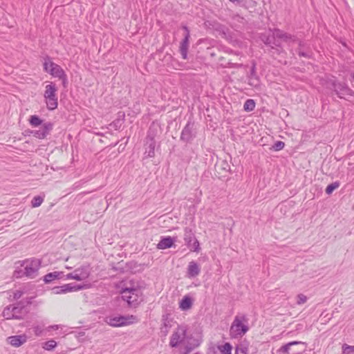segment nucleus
<instances>
[{
    "mask_svg": "<svg viewBox=\"0 0 354 354\" xmlns=\"http://www.w3.org/2000/svg\"><path fill=\"white\" fill-rule=\"evenodd\" d=\"M232 346L230 343H225L224 345L219 346V349L223 354H232Z\"/></svg>",
    "mask_w": 354,
    "mask_h": 354,
    "instance_id": "obj_32",
    "label": "nucleus"
},
{
    "mask_svg": "<svg viewBox=\"0 0 354 354\" xmlns=\"http://www.w3.org/2000/svg\"><path fill=\"white\" fill-rule=\"evenodd\" d=\"M51 64H55L53 62L51 61V59L49 57H47L45 59V62L44 63V69L46 72L50 73V69L52 68V66H50Z\"/></svg>",
    "mask_w": 354,
    "mask_h": 354,
    "instance_id": "obj_34",
    "label": "nucleus"
},
{
    "mask_svg": "<svg viewBox=\"0 0 354 354\" xmlns=\"http://www.w3.org/2000/svg\"><path fill=\"white\" fill-rule=\"evenodd\" d=\"M182 28L185 30V34H188V35H190L189 34V28L187 26H182Z\"/></svg>",
    "mask_w": 354,
    "mask_h": 354,
    "instance_id": "obj_47",
    "label": "nucleus"
},
{
    "mask_svg": "<svg viewBox=\"0 0 354 354\" xmlns=\"http://www.w3.org/2000/svg\"><path fill=\"white\" fill-rule=\"evenodd\" d=\"M340 185V183L338 182V181H335L330 185H328L326 188V193L327 194H331L333 193V192L337 189Z\"/></svg>",
    "mask_w": 354,
    "mask_h": 354,
    "instance_id": "obj_30",
    "label": "nucleus"
},
{
    "mask_svg": "<svg viewBox=\"0 0 354 354\" xmlns=\"http://www.w3.org/2000/svg\"><path fill=\"white\" fill-rule=\"evenodd\" d=\"M249 84L250 86L257 87L259 84V78L256 74V64L253 63L252 66L250 69V74L248 75Z\"/></svg>",
    "mask_w": 354,
    "mask_h": 354,
    "instance_id": "obj_18",
    "label": "nucleus"
},
{
    "mask_svg": "<svg viewBox=\"0 0 354 354\" xmlns=\"http://www.w3.org/2000/svg\"><path fill=\"white\" fill-rule=\"evenodd\" d=\"M249 330L248 319L245 315L238 314L230 328V335L232 338L242 337Z\"/></svg>",
    "mask_w": 354,
    "mask_h": 354,
    "instance_id": "obj_1",
    "label": "nucleus"
},
{
    "mask_svg": "<svg viewBox=\"0 0 354 354\" xmlns=\"http://www.w3.org/2000/svg\"><path fill=\"white\" fill-rule=\"evenodd\" d=\"M120 293L122 299L127 302L129 306L136 307L142 301V292L138 287L122 288Z\"/></svg>",
    "mask_w": 354,
    "mask_h": 354,
    "instance_id": "obj_2",
    "label": "nucleus"
},
{
    "mask_svg": "<svg viewBox=\"0 0 354 354\" xmlns=\"http://www.w3.org/2000/svg\"><path fill=\"white\" fill-rule=\"evenodd\" d=\"M88 284H75L73 283L64 284L61 286L54 287L52 290L55 295L66 294L71 292H77L89 288Z\"/></svg>",
    "mask_w": 354,
    "mask_h": 354,
    "instance_id": "obj_7",
    "label": "nucleus"
},
{
    "mask_svg": "<svg viewBox=\"0 0 354 354\" xmlns=\"http://www.w3.org/2000/svg\"><path fill=\"white\" fill-rule=\"evenodd\" d=\"M184 241L190 250L198 252L200 250L199 242L195 238V235L192 230L188 227H186L184 229Z\"/></svg>",
    "mask_w": 354,
    "mask_h": 354,
    "instance_id": "obj_8",
    "label": "nucleus"
},
{
    "mask_svg": "<svg viewBox=\"0 0 354 354\" xmlns=\"http://www.w3.org/2000/svg\"><path fill=\"white\" fill-rule=\"evenodd\" d=\"M285 147V143L282 141H277L272 146L274 151H280Z\"/></svg>",
    "mask_w": 354,
    "mask_h": 354,
    "instance_id": "obj_37",
    "label": "nucleus"
},
{
    "mask_svg": "<svg viewBox=\"0 0 354 354\" xmlns=\"http://www.w3.org/2000/svg\"><path fill=\"white\" fill-rule=\"evenodd\" d=\"M29 122L33 127H38L42 124V120L36 115H31Z\"/></svg>",
    "mask_w": 354,
    "mask_h": 354,
    "instance_id": "obj_31",
    "label": "nucleus"
},
{
    "mask_svg": "<svg viewBox=\"0 0 354 354\" xmlns=\"http://www.w3.org/2000/svg\"><path fill=\"white\" fill-rule=\"evenodd\" d=\"M136 317L134 315L109 316L105 318V322L113 327H121L134 323Z\"/></svg>",
    "mask_w": 354,
    "mask_h": 354,
    "instance_id": "obj_6",
    "label": "nucleus"
},
{
    "mask_svg": "<svg viewBox=\"0 0 354 354\" xmlns=\"http://www.w3.org/2000/svg\"><path fill=\"white\" fill-rule=\"evenodd\" d=\"M247 348L245 347H241V346H238L236 348V354H238L239 352H241L243 354H246V352H247Z\"/></svg>",
    "mask_w": 354,
    "mask_h": 354,
    "instance_id": "obj_45",
    "label": "nucleus"
},
{
    "mask_svg": "<svg viewBox=\"0 0 354 354\" xmlns=\"http://www.w3.org/2000/svg\"><path fill=\"white\" fill-rule=\"evenodd\" d=\"M8 343L13 346L19 347L26 342L25 335L10 336L8 338Z\"/></svg>",
    "mask_w": 354,
    "mask_h": 354,
    "instance_id": "obj_17",
    "label": "nucleus"
},
{
    "mask_svg": "<svg viewBox=\"0 0 354 354\" xmlns=\"http://www.w3.org/2000/svg\"><path fill=\"white\" fill-rule=\"evenodd\" d=\"M297 304L298 305L304 304L307 301V297L303 294H299L297 295Z\"/></svg>",
    "mask_w": 354,
    "mask_h": 354,
    "instance_id": "obj_38",
    "label": "nucleus"
},
{
    "mask_svg": "<svg viewBox=\"0 0 354 354\" xmlns=\"http://www.w3.org/2000/svg\"><path fill=\"white\" fill-rule=\"evenodd\" d=\"M24 270L15 271V276L17 278L25 275L29 278L33 279L37 275L38 270L41 266V261L37 259L26 260L23 265Z\"/></svg>",
    "mask_w": 354,
    "mask_h": 354,
    "instance_id": "obj_3",
    "label": "nucleus"
},
{
    "mask_svg": "<svg viewBox=\"0 0 354 354\" xmlns=\"http://www.w3.org/2000/svg\"><path fill=\"white\" fill-rule=\"evenodd\" d=\"M66 279H74V280H76V274H75L74 271L71 272V273H68L66 275Z\"/></svg>",
    "mask_w": 354,
    "mask_h": 354,
    "instance_id": "obj_42",
    "label": "nucleus"
},
{
    "mask_svg": "<svg viewBox=\"0 0 354 354\" xmlns=\"http://www.w3.org/2000/svg\"><path fill=\"white\" fill-rule=\"evenodd\" d=\"M159 131L160 128L158 125L153 123L148 130L146 140H155V138L158 135Z\"/></svg>",
    "mask_w": 354,
    "mask_h": 354,
    "instance_id": "obj_21",
    "label": "nucleus"
},
{
    "mask_svg": "<svg viewBox=\"0 0 354 354\" xmlns=\"http://www.w3.org/2000/svg\"><path fill=\"white\" fill-rule=\"evenodd\" d=\"M156 140H146L145 154L147 157L152 158L155 156Z\"/></svg>",
    "mask_w": 354,
    "mask_h": 354,
    "instance_id": "obj_22",
    "label": "nucleus"
},
{
    "mask_svg": "<svg viewBox=\"0 0 354 354\" xmlns=\"http://www.w3.org/2000/svg\"><path fill=\"white\" fill-rule=\"evenodd\" d=\"M274 35L277 38L282 39L284 41H288V40H291L292 41H295V39L293 38V37L292 35L285 33L279 29L274 30Z\"/></svg>",
    "mask_w": 354,
    "mask_h": 354,
    "instance_id": "obj_25",
    "label": "nucleus"
},
{
    "mask_svg": "<svg viewBox=\"0 0 354 354\" xmlns=\"http://www.w3.org/2000/svg\"><path fill=\"white\" fill-rule=\"evenodd\" d=\"M306 347V344L303 342H290L279 348L277 354H301Z\"/></svg>",
    "mask_w": 354,
    "mask_h": 354,
    "instance_id": "obj_5",
    "label": "nucleus"
},
{
    "mask_svg": "<svg viewBox=\"0 0 354 354\" xmlns=\"http://www.w3.org/2000/svg\"><path fill=\"white\" fill-rule=\"evenodd\" d=\"M162 321V324L160 328V333L163 336H166L169 328L171 327V320H169L168 315H164Z\"/></svg>",
    "mask_w": 354,
    "mask_h": 354,
    "instance_id": "obj_19",
    "label": "nucleus"
},
{
    "mask_svg": "<svg viewBox=\"0 0 354 354\" xmlns=\"http://www.w3.org/2000/svg\"><path fill=\"white\" fill-rule=\"evenodd\" d=\"M50 66H52V68L50 74L55 77L60 78L66 73L62 68L57 64H51Z\"/></svg>",
    "mask_w": 354,
    "mask_h": 354,
    "instance_id": "obj_23",
    "label": "nucleus"
},
{
    "mask_svg": "<svg viewBox=\"0 0 354 354\" xmlns=\"http://www.w3.org/2000/svg\"><path fill=\"white\" fill-rule=\"evenodd\" d=\"M175 241V238L171 236L162 237L157 245L159 250H165L172 247Z\"/></svg>",
    "mask_w": 354,
    "mask_h": 354,
    "instance_id": "obj_15",
    "label": "nucleus"
},
{
    "mask_svg": "<svg viewBox=\"0 0 354 354\" xmlns=\"http://www.w3.org/2000/svg\"><path fill=\"white\" fill-rule=\"evenodd\" d=\"M304 46V44L299 41V48L297 49L298 55L300 57H310V52L308 51H304L303 50V47Z\"/></svg>",
    "mask_w": 354,
    "mask_h": 354,
    "instance_id": "obj_29",
    "label": "nucleus"
},
{
    "mask_svg": "<svg viewBox=\"0 0 354 354\" xmlns=\"http://www.w3.org/2000/svg\"><path fill=\"white\" fill-rule=\"evenodd\" d=\"M59 79L62 80L63 86L64 88H66L67 84H68V79H67L66 74L65 73L63 76H62V77H60Z\"/></svg>",
    "mask_w": 354,
    "mask_h": 354,
    "instance_id": "obj_41",
    "label": "nucleus"
},
{
    "mask_svg": "<svg viewBox=\"0 0 354 354\" xmlns=\"http://www.w3.org/2000/svg\"><path fill=\"white\" fill-rule=\"evenodd\" d=\"M44 201V198L40 196H35L32 201L31 205L32 207H37L41 205Z\"/></svg>",
    "mask_w": 354,
    "mask_h": 354,
    "instance_id": "obj_33",
    "label": "nucleus"
},
{
    "mask_svg": "<svg viewBox=\"0 0 354 354\" xmlns=\"http://www.w3.org/2000/svg\"><path fill=\"white\" fill-rule=\"evenodd\" d=\"M16 310H19L18 306H13L12 308L10 306H8L3 310V316L6 319H21L22 315L15 314Z\"/></svg>",
    "mask_w": 354,
    "mask_h": 354,
    "instance_id": "obj_14",
    "label": "nucleus"
},
{
    "mask_svg": "<svg viewBox=\"0 0 354 354\" xmlns=\"http://www.w3.org/2000/svg\"><path fill=\"white\" fill-rule=\"evenodd\" d=\"M59 328V325H52L48 327V330L53 329L57 330Z\"/></svg>",
    "mask_w": 354,
    "mask_h": 354,
    "instance_id": "obj_49",
    "label": "nucleus"
},
{
    "mask_svg": "<svg viewBox=\"0 0 354 354\" xmlns=\"http://www.w3.org/2000/svg\"><path fill=\"white\" fill-rule=\"evenodd\" d=\"M18 307H19V310H15V314L21 315V310H23V307L22 306H20V307L18 306Z\"/></svg>",
    "mask_w": 354,
    "mask_h": 354,
    "instance_id": "obj_48",
    "label": "nucleus"
},
{
    "mask_svg": "<svg viewBox=\"0 0 354 354\" xmlns=\"http://www.w3.org/2000/svg\"><path fill=\"white\" fill-rule=\"evenodd\" d=\"M187 337V327L178 326L176 330L171 335L169 346L172 348L177 347Z\"/></svg>",
    "mask_w": 354,
    "mask_h": 354,
    "instance_id": "obj_9",
    "label": "nucleus"
},
{
    "mask_svg": "<svg viewBox=\"0 0 354 354\" xmlns=\"http://www.w3.org/2000/svg\"><path fill=\"white\" fill-rule=\"evenodd\" d=\"M201 268L195 261H192L189 263L187 267V276L189 278L196 277L200 274Z\"/></svg>",
    "mask_w": 354,
    "mask_h": 354,
    "instance_id": "obj_16",
    "label": "nucleus"
},
{
    "mask_svg": "<svg viewBox=\"0 0 354 354\" xmlns=\"http://www.w3.org/2000/svg\"><path fill=\"white\" fill-rule=\"evenodd\" d=\"M76 274V281H83L88 278L91 269L88 266H82L74 270Z\"/></svg>",
    "mask_w": 354,
    "mask_h": 354,
    "instance_id": "obj_12",
    "label": "nucleus"
},
{
    "mask_svg": "<svg viewBox=\"0 0 354 354\" xmlns=\"http://www.w3.org/2000/svg\"><path fill=\"white\" fill-rule=\"evenodd\" d=\"M275 36L273 34L272 36H267L262 38L263 41L267 46H270L273 48V46H279V43L275 39Z\"/></svg>",
    "mask_w": 354,
    "mask_h": 354,
    "instance_id": "obj_26",
    "label": "nucleus"
},
{
    "mask_svg": "<svg viewBox=\"0 0 354 354\" xmlns=\"http://www.w3.org/2000/svg\"><path fill=\"white\" fill-rule=\"evenodd\" d=\"M199 345L198 343L194 344L193 346H189V345H186L185 346V349H186V353H189L190 351H192L194 348L197 347Z\"/></svg>",
    "mask_w": 354,
    "mask_h": 354,
    "instance_id": "obj_44",
    "label": "nucleus"
},
{
    "mask_svg": "<svg viewBox=\"0 0 354 354\" xmlns=\"http://www.w3.org/2000/svg\"><path fill=\"white\" fill-rule=\"evenodd\" d=\"M57 346V342L54 339H50L45 342L43 344L42 348L47 351H52Z\"/></svg>",
    "mask_w": 354,
    "mask_h": 354,
    "instance_id": "obj_27",
    "label": "nucleus"
},
{
    "mask_svg": "<svg viewBox=\"0 0 354 354\" xmlns=\"http://www.w3.org/2000/svg\"><path fill=\"white\" fill-rule=\"evenodd\" d=\"M190 35L185 34L184 38L180 44V53L183 59H187V53L189 48V41Z\"/></svg>",
    "mask_w": 354,
    "mask_h": 354,
    "instance_id": "obj_13",
    "label": "nucleus"
},
{
    "mask_svg": "<svg viewBox=\"0 0 354 354\" xmlns=\"http://www.w3.org/2000/svg\"><path fill=\"white\" fill-rule=\"evenodd\" d=\"M196 131L194 129V124L189 121L181 132L180 140L185 142H189L196 137Z\"/></svg>",
    "mask_w": 354,
    "mask_h": 354,
    "instance_id": "obj_11",
    "label": "nucleus"
},
{
    "mask_svg": "<svg viewBox=\"0 0 354 354\" xmlns=\"http://www.w3.org/2000/svg\"><path fill=\"white\" fill-rule=\"evenodd\" d=\"M32 134L33 135L34 137L39 138V139H43L46 136V135L45 134V133L44 132L42 129H41L39 130H37V131H32Z\"/></svg>",
    "mask_w": 354,
    "mask_h": 354,
    "instance_id": "obj_35",
    "label": "nucleus"
},
{
    "mask_svg": "<svg viewBox=\"0 0 354 354\" xmlns=\"http://www.w3.org/2000/svg\"><path fill=\"white\" fill-rule=\"evenodd\" d=\"M343 354H354V346H343Z\"/></svg>",
    "mask_w": 354,
    "mask_h": 354,
    "instance_id": "obj_39",
    "label": "nucleus"
},
{
    "mask_svg": "<svg viewBox=\"0 0 354 354\" xmlns=\"http://www.w3.org/2000/svg\"><path fill=\"white\" fill-rule=\"evenodd\" d=\"M192 304L193 301L192 298L188 295H185L180 301L179 308L182 310H187L192 308Z\"/></svg>",
    "mask_w": 354,
    "mask_h": 354,
    "instance_id": "obj_24",
    "label": "nucleus"
},
{
    "mask_svg": "<svg viewBox=\"0 0 354 354\" xmlns=\"http://www.w3.org/2000/svg\"><path fill=\"white\" fill-rule=\"evenodd\" d=\"M33 331L35 334L36 336L39 337V336H41V334H42V332H43V329L41 326H33Z\"/></svg>",
    "mask_w": 354,
    "mask_h": 354,
    "instance_id": "obj_40",
    "label": "nucleus"
},
{
    "mask_svg": "<svg viewBox=\"0 0 354 354\" xmlns=\"http://www.w3.org/2000/svg\"><path fill=\"white\" fill-rule=\"evenodd\" d=\"M63 277L62 272H49L44 277V281L45 283H50L55 279H62Z\"/></svg>",
    "mask_w": 354,
    "mask_h": 354,
    "instance_id": "obj_20",
    "label": "nucleus"
},
{
    "mask_svg": "<svg viewBox=\"0 0 354 354\" xmlns=\"http://www.w3.org/2000/svg\"><path fill=\"white\" fill-rule=\"evenodd\" d=\"M230 2L234 4H240L242 3L244 0H229Z\"/></svg>",
    "mask_w": 354,
    "mask_h": 354,
    "instance_id": "obj_46",
    "label": "nucleus"
},
{
    "mask_svg": "<svg viewBox=\"0 0 354 354\" xmlns=\"http://www.w3.org/2000/svg\"><path fill=\"white\" fill-rule=\"evenodd\" d=\"M42 130L45 133V134L47 136L50 131L53 129V124L50 122H47L43 124L41 127Z\"/></svg>",
    "mask_w": 354,
    "mask_h": 354,
    "instance_id": "obj_36",
    "label": "nucleus"
},
{
    "mask_svg": "<svg viewBox=\"0 0 354 354\" xmlns=\"http://www.w3.org/2000/svg\"><path fill=\"white\" fill-rule=\"evenodd\" d=\"M57 91V88L56 87L55 84L52 82L49 84H47L45 87L44 97L45 98L48 110L53 111L57 107L58 102L57 97L56 95Z\"/></svg>",
    "mask_w": 354,
    "mask_h": 354,
    "instance_id": "obj_4",
    "label": "nucleus"
},
{
    "mask_svg": "<svg viewBox=\"0 0 354 354\" xmlns=\"http://www.w3.org/2000/svg\"><path fill=\"white\" fill-rule=\"evenodd\" d=\"M24 292L21 290H16L14 293V299H19L22 295Z\"/></svg>",
    "mask_w": 354,
    "mask_h": 354,
    "instance_id": "obj_43",
    "label": "nucleus"
},
{
    "mask_svg": "<svg viewBox=\"0 0 354 354\" xmlns=\"http://www.w3.org/2000/svg\"><path fill=\"white\" fill-rule=\"evenodd\" d=\"M244 110L246 111H252L255 108V102L252 99H248L245 101L243 105Z\"/></svg>",
    "mask_w": 354,
    "mask_h": 354,
    "instance_id": "obj_28",
    "label": "nucleus"
},
{
    "mask_svg": "<svg viewBox=\"0 0 354 354\" xmlns=\"http://www.w3.org/2000/svg\"><path fill=\"white\" fill-rule=\"evenodd\" d=\"M66 268H67V269H68V270H70V269H71L72 268H71V267H68V266H66Z\"/></svg>",
    "mask_w": 354,
    "mask_h": 354,
    "instance_id": "obj_50",
    "label": "nucleus"
},
{
    "mask_svg": "<svg viewBox=\"0 0 354 354\" xmlns=\"http://www.w3.org/2000/svg\"><path fill=\"white\" fill-rule=\"evenodd\" d=\"M334 91L340 98L354 97V91L346 83L333 82Z\"/></svg>",
    "mask_w": 354,
    "mask_h": 354,
    "instance_id": "obj_10",
    "label": "nucleus"
}]
</instances>
